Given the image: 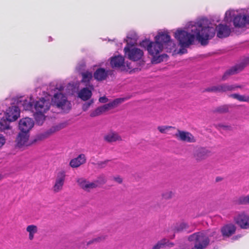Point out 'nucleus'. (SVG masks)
<instances>
[{
    "label": "nucleus",
    "instance_id": "7",
    "mask_svg": "<svg viewBox=\"0 0 249 249\" xmlns=\"http://www.w3.org/2000/svg\"><path fill=\"white\" fill-rule=\"evenodd\" d=\"M178 140L183 142L194 143L196 142V139L194 135L188 131L177 129V132L173 135Z\"/></svg>",
    "mask_w": 249,
    "mask_h": 249
},
{
    "label": "nucleus",
    "instance_id": "8",
    "mask_svg": "<svg viewBox=\"0 0 249 249\" xmlns=\"http://www.w3.org/2000/svg\"><path fill=\"white\" fill-rule=\"evenodd\" d=\"M65 178L66 173L64 171L61 170L57 173L54 185L53 187V192L58 193L62 190Z\"/></svg>",
    "mask_w": 249,
    "mask_h": 249
},
{
    "label": "nucleus",
    "instance_id": "20",
    "mask_svg": "<svg viewBox=\"0 0 249 249\" xmlns=\"http://www.w3.org/2000/svg\"><path fill=\"white\" fill-rule=\"evenodd\" d=\"M93 89H90L89 87L83 88L78 93V97L84 101H86L90 99L92 96V90Z\"/></svg>",
    "mask_w": 249,
    "mask_h": 249
},
{
    "label": "nucleus",
    "instance_id": "44",
    "mask_svg": "<svg viewBox=\"0 0 249 249\" xmlns=\"http://www.w3.org/2000/svg\"><path fill=\"white\" fill-rule=\"evenodd\" d=\"M102 107L103 109L104 112H106V111L108 110L109 109L112 108L109 103L104 105V106H102Z\"/></svg>",
    "mask_w": 249,
    "mask_h": 249
},
{
    "label": "nucleus",
    "instance_id": "25",
    "mask_svg": "<svg viewBox=\"0 0 249 249\" xmlns=\"http://www.w3.org/2000/svg\"><path fill=\"white\" fill-rule=\"evenodd\" d=\"M217 36L219 38H224L228 36L231 33V29L227 25L219 24L218 27Z\"/></svg>",
    "mask_w": 249,
    "mask_h": 249
},
{
    "label": "nucleus",
    "instance_id": "21",
    "mask_svg": "<svg viewBox=\"0 0 249 249\" xmlns=\"http://www.w3.org/2000/svg\"><path fill=\"white\" fill-rule=\"evenodd\" d=\"M236 231V227L233 224L224 225L221 229L222 234L224 237H230Z\"/></svg>",
    "mask_w": 249,
    "mask_h": 249
},
{
    "label": "nucleus",
    "instance_id": "52",
    "mask_svg": "<svg viewBox=\"0 0 249 249\" xmlns=\"http://www.w3.org/2000/svg\"><path fill=\"white\" fill-rule=\"evenodd\" d=\"M94 239L93 238L91 240L89 241L87 243V246H89L90 245H91L92 244H94Z\"/></svg>",
    "mask_w": 249,
    "mask_h": 249
},
{
    "label": "nucleus",
    "instance_id": "3",
    "mask_svg": "<svg viewBox=\"0 0 249 249\" xmlns=\"http://www.w3.org/2000/svg\"><path fill=\"white\" fill-rule=\"evenodd\" d=\"M188 240L193 242L195 249H205L210 244V240L208 236L204 232H195L188 237Z\"/></svg>",
    "mask_w": 249,
    "mask_h": 249
},
{
    "label": "nucleus",
    "instance_id": "43",
    "mask_svg": "<svg viewBox=\"0 0 249 249\" xmlns=\"http://www.w3.org/2000/svg\"><path fill=\"white\" fill-rule=\"evenodd\" d=\"M0 124L3 129H10V125L9 124H7V122L4 121L3 122H0Z\"/></svg>",
    "mask_w": 249,
    "mask_h": 249
},
{
    "label": "nucleus",
    "instance_id": "34",
    "mask_svg": "<svg viewBox=\"0 0 249 249\" xmlns=\"http://www.w3.org/2000/svg\"><path fill=\"white\" fill-rule=\"evenodd\" d=\"M174 196V193L171 190H167L161 194L162 198L165 200L171 199Z\"/></svg>",
    "mask_w": 249,
    "mask_h": 249
},
{
    "label": "nucleus",
    "instance_id": "18",
    "mask_svg": "<svg viewBox=\"0 0 249 249\" xmlns=\"http://www.w3.org/2000/svg\"><path fill=\"white\" fill-rule=\"evenodd\" d=\"M233 22L235 27H243L249 23V17L245 15H238L234 17Z\"/></svg>",
    "mask_w": 249,
    "mask_h": 249
},
{
    "label": "nucleus",
    "instance_id": "55",
    "mask_svg": "<svg viewBox=\"0 0 249 249\" xmlns=\"http://www.w3.org/2000/svg\"><path fill=\"white\" fill-rule=\"evenodd\" d=\"M62 89H63V88L61 87V88L59 89V90H61Z\"/></svg>",
    "mask_w": 249,
    "mask_h": 249
},
{
    "label": "nucleus",
    "instance_id": "37",
    "mask_svg": "<svg viewBox=\"0 0 249 249\" xmlns=\"http://www.w3.org/2000/svg\"><path fill=\"white\" fill-rule=\"evenodd\" d=\"M125 99L124 98H117L113 101L109 102L110 106L112 108L118 106L119 104L122 103L125 101Z\"/></svg>",
    "mask_w": 249,
    "mask_h": 249
},
{
    "label": "nucleus",
    "instance_id": "27",
    "mask_svg": "<svg viewBox=\"0 0 249 249\" xmlns=\"http://www.w3.org/2000/svg\"><path fill=\"white\" fill-rule=\"evenodd\" d=\"M220 87V93L226 92L228 91H232L237 89L242 88L240 85H230L228 83H223L219 84Z\"/></svg>",
    "mask_w": 249,
    "mask_h": 249
},
{
    "label": "nucleus",
    "instance_id": "56",
    "mask_svg": "<svg viewBox=\"0 0 249 249\" xmlns=\"http://www.w3.org/2000/svg\"><path fill=\"white\" fill-rule=\"evenodd\" d=\"M195 249L194 248H192V249Z\"/></svg>",
    "mask_w": 249,
    "mask_h": 249
},
{
    "label": "nucleus",
    "instance_id": "38",
    "mask_svg": "<svg viewBox=\"0 0 249 249\" xmlns=\"http://www.w3.org/2000/svg\"><path fill=\"white\" fill-rule=\"evenodd\" d=\"M110 160H105L104 161H98L97 163H95L93 162H91V164L97 166L98 168H105L107 165V163Z\"/></svg>",
    "mask_w": 249,
    "mask_h": 249
},
{
    "label": "nucleus",
    "instance_id": "9",
    "mask_svg": "<svg viewBox=\"0 0 249 249\" xmlns=\"http://www.w3.org/2000/svg\"><path fill=\"white\" fill-rule=\"evenodd\" d=\"M50 106L51 104L49 100L42 98L35 103L34 108L36 113H45L49 109Z\"/></svg>",
    "mask_w": 249,
    "mask_h": 249
},
{
    "label": "nucleus",
    "instance_id": "26",
    "mask_svg": "<svg viewBox=\"0 0 249 249\" xmlns=\"http://www.w3.org/2000/svg\"><path fill=\"white\" fill-rule=\"evenodd\" d=\"M155 40L158 41L162 45L171 43V37L167 32L159 33L157 36H155Z\"/></svg>",
    "mask_w": 249,
    "mask_h": 249
},
{
    "label": "nucleus",
    "instance_id": "53",
    "mask_svg": "<svg viewBox=\"0 0 249 249\" xmlns=\"http://www.w3.org/2000/svg\"><path fill=\"white\" fill-rule=\"evenodd\" d=\"M179 53L183 54L187 52V50L184 48H182L179 50Z\"/></svg>",
    "mask_w": 249,
    "mask_h": 249
},
{
    "label": "nucleus",
    "instance_id": "30",
    "mask_svg": "<svg viewBox=\"0 0 249 249\" xmlns=\"http://www.w3.org/2000/svg\"><path fill=\"white\" fill-rule=\"evenodd\" d=\"M229 97L236 99L240 102H249V96H246L238 93H233L230 95Z\"/></svg>",
    "mask_w": 249,
    "mask_h": 249
},
{
    "label": "nucleus",
    "instance_id": "24",
    "mask_svg": "<svg viewBox=\"0 0 249 249\" xmlns=\"http://www.w3.org/2000/svg\"><path fill=\"white\" fill-rule=\"evenodd\" d=\"M110 65L112 68H120L124 66V59L121 56H115L110 59Z\"/></svg>",
    "mask_w": 249,
    "mask_h": 249
},
{
    "label": "nucleus",
    "instance_id": "15",
    "mask_svg": "<svg viewBox=\"0 0 249 249\" xmlns=\"http://www.w3.org/2000/svg\"><path fill=\"white\" fill-rule=\"evenodd\" d=\"M113 71H107L104 68H98L93 73V77L98 81H102L106 80L108 75H111Z\"/></svg>",
    "mask_w": 249,
    "mask_h": 249
},
{
    "label": "nucleus",
    "instance_id": "11",
    "mask_svg": "<svg viewBox=\"0 0 249 249\" xmlns=\"http://www.w3.org/2000/svg\"><path fill=\"white\" fill-rule=\"evenodd\" d=\"M33 120L28 117L21 119L19 123V128L22 132L29 133L30 130L34 126Z\"/></svg>",
    "mask_w": 249,
    "mask_h": 249
},
{
    "label": "nucleus",
    "instance_id": "5",
    "mask_svg": "<svg viewBox=\"0 0 249 249\" xmlns=\"http://www.w3.org/2000/svg\"><path fill=\"white\" fill-rule=\"evenodd\" d=\"M248 65H249V56L245 58L240 63L227 70L222 76V80L223 81L226 80L231 75L235 74L243 71Z\"/></svg>",
    "mask_w": 249,
    "mask_h": 249
},
{
    "label": "nucleus",
    "instance_id": "54",
    "mask_svg": "<svg viewBox=\"0 0 249 249\" xmlns=\"http://www.w3.org/2000/svg\"><path fill=\"white\" fill-rule=\"evenodd\" d=\"M216 233H217L216 231H214L213 232V233H212V236L214 235H215Z\"/></svg>",
    "mask_w": 249,
    "mask_h": 249
},
{
    "label": "nucleus",
    "instance_id": "23",
    "mask_svg": "<svg viewBox=\"0 0 249 249\" xmlns=\"http://www.w3.org/2000/svg\"><path fill=\"white\" fill-rule=\"evenodd\" d=\"M86 161L85 155L80 154L77 158L72 159L70 162V165L72 168H77Z\"/></svg>",
    "mask_w": 249,
    "mask_h": 249
},
{
    "label": "nucleus",
    "instance_id": "46",
    "mask_svg": "<svg viewBox=\"0 0 249 249\" xmlns=\"http://www.w3.org/2000/svg\"><path fill=\"white\" fill-rule=\"evenodd\" d=\"M5 142V139L4 137L0 134V147H2Z\"/></svg>",
    "mask_w": 249,
    "mask_h": 249
},
{
    "label": "nucleus",
    "instance_id": "35",
    "mask_svg": "<svg viewBox=\"0 0 249 249\" xmlns=\"http://www.w3.org/2000/svg\"><path fill=\"white\" fill-rule=\"evenodd\" d=\"M237 202L241 205L249 204V195L240 196L238 199Z\"/></svg>",
    "mask_w": 249,
    "mask_h": 249
},
{
    "label": "nucleus",
    "instance_id": "45",
    "mask_svg": "<svg viewBox=\"0 0 249 249\" xmlns=\"http://www.w3.org/2000/svg\"><path fill=\"white\" fill-rule=\"evenodd\" d=\"M92 103H93V101L91 100L89 102L86 103L85 104H84L83 107V110L85 111L86 110Z\"/></svg>",
    "mask_w": 249,
    "mask_h": 249
},
{
    "label": "nucleus",
    "instance_id": "17",
    "mask_svg": "<svg viewBox=\"0 0 249 249\" xmlns=\"http://www.w3.org/2000/svg\"><path fill=\"white\" fill-rule=\"evenodd\" d=\"M77 182L81 188L87 192H89L90 190L97 187L96 182H89L83 178H78Z\"/></svg>",
    "mask_w": 249,
    "mask_h": 249
},
{
    "label": "nucleus",
    "instance_id": "50",
    "mask_svg": "<svg viewBox=\"0 0 249 249\" xmlns=\"http://www.w3.org/2000/svg\"><path fill=\"white\" fill-rule=\"evenodd\" d=\"M99 115L97 113V111H96V109L94 110L93 111L91 112L90 114V116L92 117H94L97 116Z\"/></svg>",
    "mask_w": 249,
    "mask_h": 249
},
{
    "label": "nucleus",
    "instance_id": "49",
    "mask_svg": "<svg viewBox=\"0 0 249 249\" xmlns=\"http://www.w3.org/2000/svg\"><path fill=\"white\" fill-rule=\"evenodd\" d=\"M96 111H97V113L99 115H100L101 114H102L103 112H104L103 109L102 107H97L96 109Z\"/></svg>",
    "mask_w": 249,
    "mask_h": 249
},
{
    "label": "nucleus",
    "instance_id": "12",
    "mask_svg": "<svg viewBox=\"0 0 249 249\" xmlns=\"http://www.w3.org/2000/svg\"><path fill=\"white\" fill-rule=\"evenodd\" d=\"M210 151L205 147H199L193 153V158L197 161L206 159L210 155Z\"/></svg>",
    "mask_w": 249,
    "mask_h": 249
},
{
    "label": "nucleus",
    "instance_id": "47",
    "mask_svg": "<svg viewBox=\"0 0 249 249\" xmlns=\"http://www.w3.org/2000/svg\"><path fill=\"white\" fill-rule=\"evenodd\" d=\"M113 179L116 182H118L119 184H121L123 182L122 178L119 176H117L116 177H114L113 178Z\"/></svg>",
    "mask_w": 249,
    "mask_h": 249
},
{
    "label": "nucleus",
    "instance_id": "4",
    "mask_svg": "<svg viewBox=\"0 0 249 249\" xmlns=\"http://www.w3.org/2000/svg\"><path fill=\"white\" fill-rule=\"evenodd\" d=\"M53 105L61 108L64 112L69 111L71 108V103L67 100V97L61 93H56L52 98Z\"/></svg>",
    "mask_w": 249,
    "mask_h": 249
},
{
    "label": "nucleus",
    "instance_id": "36",
    "mask_svg": "<svg viewBox=\"0 0 249 249\" xmlns=\"http://www.w3.org/2000/svg\"><path fill=\"white\" fill-rule=\"evenodd\" d=\"M167 242V239L163 238L160 241H158V243L154 246L152 249H160L165 246L166 243Z\"/></svg>",
    "mask_w": 249,
    "mask_h": 249
},
{
    "label": "nucleus",
    "instance_id": "41",
    "mask_svg": "<svg viewBox=\"0 0 249 249\" xmlns=\"http://www.w3.org/2000/svg\"><path fill=\"white\" fill-rule=\"evenodd\" d=\"M216 128L219 129H223L225 130H231V127L230 125H224L223 124H218L216 125Z\"/></svg>",
    "mask_w": 249,
    "mask_h": 249
},
{
    "label": "nucleus",
    "instance_id": "39",
    "mask_svg": "<svg viewBox=\"0 0 249 249\" xmlns=\"http://www.w3.org/2000/svg\"><path fill=\"white\" fill-rule=\"evenodd\" d=\"M176 129L175 127L171 126H159L158 127V129L159 130V131L161 133H166V131L170 129Z\"/></svg>",
    "mask_w": 249,
    "mask_h": 249
},
{
    "label": "nucleus",
    "instance_id": "40",
    "mask_svg": "<svg viewBox=\"0 0 249 249\" xmlns=\"http://www.w3.org/2000/svg\"><path fill=\"white\" fill-rule=\"evenodd\" d=\"M23 107L24 109L26 110H30L33 108V104L30 102H27V101L24 102L23 104Z\"/></svg>",
    "mask_w": 249,
    "mask_h": 249
},
{
    "label": "nucleus",
    "instance_id": "22",
    "mask_svg": "<svg viewBox=\"0 0 249 249\" xmlns=\"http://www.w3.org/2000/svg\"><path fill=\"white\" fill-rule=\"evenodd\" d=\"M104 140L107 142H113L122 141V137L115 131H110L104 136Z\"/></svg>",
    "mask_w": 249,
    "mask_h": 249
},
{
    "label": "nucleus",
    "instance_id": "19",
    "mask_svg": "<svg viewBox=\"0 0 249 249\" xmlns=\"http://www.w3.org/2000/svg\"><path fill=\"white\" fill-rule=\"evenodd\" d=\"M82 79L81 80V83L84 84L86 86H88L90 89H94L93 85L90 83V81L93 76V74L92 72L89 71L81 73Z\"/></svg>",
    "mask_w": 249,
    "mask_h": 249
},
{
    "label": "nucleus",
    "instance_id": "2",
    "mask_svg": "<svg viewBox=\"0 0 249 249\" xmlns=\"http://www.w3.org/2000/svg\"><path fill=\"white\" fill-rule=\"evenodd\" d=\"M140 45L146 49L149 54L153 57V60L156 63L162 61L164 57H166V54H162L156 57L155 56L161 52L163 49L162 44L155 40V42L150 41L148 40H143L140 43Z\"/></svg>",
    "mask_w": 249,
    "mask_h": 249
},
{
    "label": "nucleus",
    "instance_id": "28",
    "mask_svg": "<svg viewBox=\"0 0 249 249\" xmlns=\"http://www.w3.org/2000/svg\"><path fill=\"white\" fill-rule=\"evenodd\" d=\"M26 231L29 233V239L31 241L34 238L35 234L38 231V228L35 225H30L26 227Z\"/></svg>",
    "mask_w": 249,
    "mask_h": 249
},
{
    "label": "nucleus",
    "instance_id": "32",
    "mask_svg": "<svg viewBox=\"0 0 249 249\" xmlns=\"http://www.w3.org/2000/svg\"><path fill=\"white\" fill-rule=\"evenodd\" d=\"M229 110V106L227 105H224L215 108L213 112L214 113H225L228 112Z\"/></svg>",
    "mask_w": 249,
    "mask_h": 249
},
{
    "label": "nucleus",
    "instance_id": "33",
    "mask_svg": "<svg viewBox=\"0 0 249 249\" xmlns=\"http://www.w3.org/2000/svg\"><path fill=\"white\" fill-rule=\"evenodd\" d=\"M44 113L35 112L34 114L36 123L39 124H42L45 120Z\"/></svg>",
    "mask_w": 249,
    "mask_h": 249
},
{
    "label": "nucleus",
    "instance_id": "31",
    "mask_svg": "<svg viewBox=\"0 0 249 249\" xmlns=\"http://www.w3.org/2000/svg\"><path fill=\"white\" fill-rule=\"evenodd\" d=\"M203 92L220 93L219 85L218 84L207 87L204 89Z\"/></svg>",
    "mask_w": 249,
    "mask_h": 249
},
{
    "label": "nucleus",
    "instance_id": "1",
    "mask_svg": "<svg viewBox=\"0 0 249 249\" xmlns=\"http://www.w3.org/2000/svg\"><path fill=\"white\" fill-rule=\"evenodd\" d=\"M194 35L191 34L183 30H178L175 34V38L179 42V44L182 48H186L192 45L195 36L196 39L202 45H206L208 43V40L213 38L215 34V29L212 27H203L201 24L195 26L192 30Z\"/></svg>",
    "mask_w": 249,
    "mask_h": 249
},
{
    "label": "nucleus",
    "instance_id": "10",
    "mask_svg": "<svg viewBox=\"0 0 249 249\" xmlns=\"http://www.w3.org/2000/svg\"><path fill=\"white\" fill-rule=\"evenodd\" d=\"M235 223L242 229L249 228V215L244 212L237 215L234 218Z\"/></svg>",
    "mask_w": 249,
    "mask_h": 249
},
{
    "label": "nucleus",
    "instance_id": "42",
    "mask_svg": "<svg viewBox=\"0 0 249 249\" xmlns=\"http://www.w3.org/2000/svg\"><path fill=\"white\" fill-rule=\"evenodd\" d=\"M107 237V235H100L95 238H94V241L95 243H100L104 241Z\"/></svg>",
    "mask_w": 249,
    "mask_h": 249
},
{
    "label": "nucleus",
    "instance_id": "29",
    "mask_svg": "<svg viewBox=\"0 0 249 249\" xmlns=\"http://www.w3.org/2000/svg\"><path fill=\"white\" fill-rule=\"evenodd\" d=\"M189 228V225L185 223L182 222L179 224H177L174 228V231L176 232H180L187 231Z\"/></svg>",
    "mask_w": 249,
    "mask_h": 249
},
{
    "label": "nucleus",
    "instance_id": "6",
    "mask_svg": "<svg viewBox=\"0 0 249 249\" xmlns=\"http://www.w3.org/2000/svg\"><path fill=\"white\" fill-rule=\"evenodd\" d=\"M124 52L128 58L134 61L140 60L143 55L142 50L133 47L132 45H130L128 42H127V45L124 48Z\"/></svg>",
    "mask_w": 249,
    "mask_h": 249
},
{
    "label": "nucleus",
    "instance_id": "16",
    "mask_svg": "<svg viewBox=\"0 0 249 249\" xmlns=\"http://www.w3.org/2000/svg\"><path fill=\"white\" fill-rule=\"evenodd\" d=\"M63 128L62 124L53 126L46 131L40 133L36 136V140H42L47 138L55 132L60 130Z\"/></svg>",
    "mask_w": 249,
    "mask_h": 249
},
{
    "label": "nucleus",
    "instance_id": "13",
    "mask_svg": "<svg viewBox=\"0 0 249 249\" xmlns=\"http://www.w3.org/2000/svg\"><path fill=\"white\" fill-rule=\"evenodd\" d=\"M19 114L18 107L17 106L10 107L6 111V119L9 122L15 121L19 117Z\"/></svg>",
    "mask_w": 249,
    "mask_h": 249
},
{
    "label": "nucleus",
    "instance_id": "14",
    "mask_svg": "<svg viewBox=\"0 0 249 249\" xmlns=\"http://www.w3.org/2000/svg\"><path fill=\"white\" fill-rule=\"evenodd\" d=\"M29 133L23 132L20 131L16 139L17 146L22 147V146H28L30 144L29 142Z\"/></svg>",
    "mask_w": 249,
    "mask_h": 249
},
{
    "label": "nucleus",
    "instance_id": "48",
    "mask_svg": "<svg viewBox=\"0 0 249 249\" xmlns=\"http://www.w3.org/2000/svg\"><path fill=\"white\" fill-rule=\"evenodd\" d=\"M99 101L100 103H105L108 101V99L106 96H103L99 98Z\"/></svg>",
    "mask_w": 249,
    "mask_h": 249
},
{
    "label": "nucleus",
    "instance_id": "51",
    "mask_svg": "<svg viewBox=\"0 0 249 249\" xmlns=\"http://www.w3.org/2000/svg\"><path fill=\"white\" fill-rule=\"evenodd\" d=\"M165 246L168 247H172L174 246V244L172 242H169V241L168 239H167V242L165 245Z\"/></svg>",
    "mask_w": 249,
    "mask_h": 249
}]
</instances>
